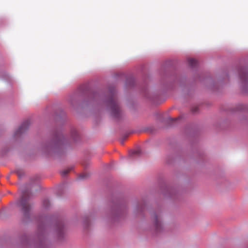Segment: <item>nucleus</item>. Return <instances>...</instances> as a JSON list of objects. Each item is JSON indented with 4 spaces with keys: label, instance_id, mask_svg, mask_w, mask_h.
I'll list each match as a JSON object with an SVG mask.
<instances>
[{
    "label": "nucleus",
    "instance_id": "f257e3e1",
    "mask_svg": "<svg viewBox=\"0 0 248 248\" xmlns=\"http://www.w3.org/2000/svg\"><path fill=\"white\" fill-rule=\"evenodd\" d=\"M108 105L113 117L116 118H119L121 117L122 111L114 93H112L108 98Z\"/></svg>",
    "mask_w": 248,
    "mask_h": 248
},
{
    "label": "nucleus",
    "instance_id": "f03ea898",
    "mask_svg": "<svg viewBox=\"0 0 248 248\" xmlns=\"http://www.w3.org/2000/svg\"><path fill=\"white\" fill-rule=\"evenodd\" d=\"M18 205L24 216L25 217L28 216L31 209V206L29 202L28 199L26 197L25 194H23L22 195Z\"/></svg>",
    "mask_w": 248,
    "mask_h": 248
},
{
    "label": "nucleus",
    "instance_id": "7ed1b4c3",
    "mask_svg": "<svg viewBox=\"0 0 248 248\" xmlns=\"http://www.w3.org/2000/svg\"><path fill=\"white\" fill-rule=\"evenodd\" d=\"M153 219L154 220L156 230L157 231H159L161 227L160 216H158L156 214H154L153 216Z\"/></svg>",
    "mask_w": 248,
    "mask_h": 248
},
{
    "label": "nucleus",
    "instance_id": "20e7f679",
    "mask_svg": "<svg viewBox=\"0 0 248 248\" xmlns=\"http://www.w3.org/2000/svg\"><path fill=\"white\" fill-rule=\"evenodd\" d=\"M30 123L28 121L24 122L16 131V135H17L25 131L29 127Z\"/></svg>",
    "mask_w": 248,
    "mask_h": 248
},
{
    "label": "nucleus",
    "instance_id": "39448f33",
    "mask_svg": "<svg viewBox=\"0 0 248 248\" xmlns=\"http://www.w3.org/2000/svg\"><path fill=\"white\" fill-rule=\"evenodd\" d=\"M240 78L242 82H248V72L243 70L240 73Z\"/></svg>",
    "mask_w": 248,
    "mask_h": 248
},
{
    "label": "nucleus",
    "instance_id": "423d86ee",
    "mask_svg": "<svg viewBox=\"0 0 248 248\" xmlns=\"http://www.w3.org/2000/svg\"><path fill=\"white\" fill-rule=\"evenodd\" d=\"M189 65L191 66H194L197 64V61L194 59H189L188 60Z\"/></svg>",
    "mask_w": 248,
    "mask_h": 248
},
{
    "label": "nucleus",
    "instance_id": "0eeeda50",
    "mask_svg": "<svg viewBox=\"0 0 248 248\" xmlns=\"http://www.w3.org/2000/svg\"><path fill=\"white\" fill-rule=\"evenodd\" d=\"M70 171V170H64L61 172V174L63 176H66Z\"/></svg>",
    "mask_w": 248,
    "mask_h": 248
},
{
    "label": "nucleus",
    "instance_id": "6e6552de",
    "mask_svg": "<svg viewBox=\"0 0 248 248\" xmlns=\"http://www.w3.org/2000/svg\"><path fill=\"white\" fill-rule=\"evenodd\" d=\"M49 205V202L48 200L46 199L43 201V205L45 207H47L48 205Z\"/></svg>",
    "mask_w": 248,
    "mask_h": 248
},
{
    "label": "nucleus",
    "instance_id": "1a4fd4ad",
    "mask_svg": "<svg viewBox=\"0 0 248 248\" xmlns=\"http://www.w3.org/2000/svg\"><path fill=\"white\" fill-rule=\"evenodd\" d=\"M61 142V138H59L57 140L56 144H59Z\"/></svg>",
    "mask_w": 248,
    "mask_h": 248
},
{
    "label": "nucleus",
    "instance_id": "9d476101",
    "mask_svg": "<svg viewBox=\"0 0 248 248\" xmlns=\"http://www.w3.org/2000/svg\"><path fill=\"white\" fill-rule=\"evenodd\" d=\"M74 132L75 133V134H76L77 132L76 131H74Z\"/></svg>",
    "mask_w": 248,
    "mask_h": 248
}]
</instances>
